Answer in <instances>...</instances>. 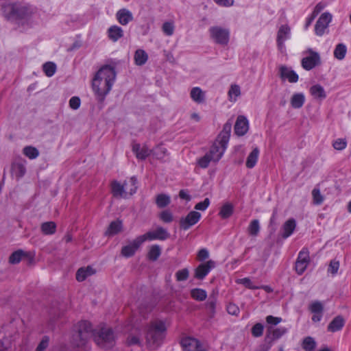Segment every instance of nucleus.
<instances>
[{
	"label": "nucleus",
	"mask_w": 351,
	"mask_h": 351,
	"mask_svg": "<svg viewBox=\"0 0 351 351\" xmlns=\"http://www.w3.org/2000/svg\"><path fill=\"white\" fill-rule=\"evenodd\" d=\"M296 228V221L294 219H289L287 220L281 228L282 237L283 239H287L294 232Z\"/></svg>",
	"instance_id": "21"
},
{
	"label": "nucleus",
	"mask_w": 351,
	"mask_h": 351,
	"mask_svg": "<svg viewBox=\"0 0 351 351\" xmlns=\"http://www.w3.org/2000/svg\"><path fill=\"white\" fill-rule=\"evenodd\" d=\"M347 48L343 44H338L334 50V56L338 60H343L346 54Z\"/></svg>",
	"instance_id": "39"
},
{
	"label": "nucleus",
	"mask_w": 351,
	"mask_h": 351,
	"mask_svg": "<svg viewBox=\"0 0 351 351\" xmlns=\"http://www.w3.org/2000/svg\"><path fill=\"white\" fill-rule=\"evenodd\" d=\"M122 229V223L119 221H114L111 222L110 224L107 231L106 232V235H114L119 232H121Z\"/></svg>",
	"instance_id": "34"
},
{
	"label": "nucleus",
	"mask_w": 351,
	"mask_h": 351,
	"mask_svg": "<svg viewBox=\"0 0 351 351\" xmlns=\"http://www.w3.org/2000/svg\"><path fill=\"white\" fill-rule=\"evenodd\" d=\"M280 77L282 80H288L290 83L298 81V75L291 68L282 65L279 68Z\"/></svg>",
	"instance_id": "17"
},
{
	"label": "nucleus",
	"mask_w": 351,
	"mask_h": 351,
	"mask_svg": "<svg viewBox=\"0 0 351 351\" xmlns=\"http://www.w3.org/2000/svg\"><path fill=\"white\" fill-rule=\"evenodd\" d=\"M136 239H137V242L138 243H140L141 245L147 240H149V241L156 240L152 231H149L143 235H141V236L136 237Z\"/></svg>",
	"instance_id": "50"
},
{
	"label": "nucleus",
	"mask_w": 351,
	"mask_h": 351,
	"mask_svg": "<svg viewBox=\"0 0 351 351\" xmlns=\"http://www.w3.org/2000/svg\"><path fill=\"white\" fill-rule=\"evenodd\" d=\"M152 232L156 240L164 241L169 237V234L168 233V232L162 227H158Z\"/></svg>",
	"instance_id": "41"
},
{
	"label": "nucleus",
	"mask_w": 351,
	"mask_h": 351,
	"mask_svg": "<svg viewBox=\"0 0 351 351\" xmlns=\"http://www.w3.org/2000/svg\"><path fill=\"white\" fill-rule=\"evenodd\" d=\"M201 218V214L197 211H191L185 217H182L180 220V228L186 230L191 226L196 224Z\"/></svg>",
	"instance_id": "15"
},
{
	"label": "nucleus",
	"mask_w": 351,
	"mask_h": 351,
	"mask_svg": "<svg viewBox=\"0 0 351 351\" xmlns=\"http://www.w3.org/2000/svg\"><path fill=\"white\" fill-rule=\"evenodd\" d=\"M215 266V263L211 260L200 264L195 271V278L202 280Z\"/></svg>",
	"instance_id": "16"
},
{
	"label": "nucleus",
	"mask_w": 351,
	"mask_h": 351,
	"mask_svg": "<svg viewBox=\"0 0 351 351\" xmlns=\"http://www.w3.org/2000/svg\"><path fill=\"white\" fill-rule=\"evenodd\" d=\"M339 268V262L335 260H332L330 261L329 265V267L328 269V271L331 273L332 274H336Z\"/></svg>",
	"instance_id": "58"
},
{
	"label": "nucleus",
	"mask_w": 351,
	"mask_h": 351,
	"mask_svg": "<svg viewBox=\"0 0 351 351\" xmlns=\"http://www.w3.org/2000/svg\"><path fill=\"white\" fill-rule=\"evenodd\" d=\"M134 62L138 66H142L144 65L147 60H148V55L144 51L143 49H137L134 53Z\"/></svg>",
	"instance_id": "31"
},
{
	"label": "nucleus",
	"mask_w": 351,
	"mask_h": 351,
	"mask_svg": "<svg viewBox=\"0 0 351 351\" xmlns=\"http://www.w3.org/2000/svg\"><path fill=\"white\" fill-rule=\"evenodd\" d=\"M212 42L221 46H226L230 41V32L228 28L219 25H213L208 30Z\"/></svg>",
	"instance_id": "5"
},
{
	"label": "nucleus",
	"mask_w": 351,
	"mask_h": 351,
	"mask_svg": "<svg viewBox=\"0 0 351 351\" xmlns=\"http://www.w3.org/2000/svg\"><path fill=\"white\" fill-rule=\"evenodd\" d=\"M43 68L44 73L47 77L53 76L56 71V65L51 62L44 64Z\"/></svg>",
	"instance_id": "43"
},
{
	"label": "nucleus",
	"mask_w": 351,
	"mask_h": 351,
	"mask_svg": "<svg viewBox=\"0 0 351 351\" xmlns=\"http://www.w3.org/2000/svg\"><path fill=\"white\" fill-rule=\"evenodd\" d=\"M48 343L49 338L44 337L41 342L39 343L38 346L37 347L36 351H44L48 346Z\"/></svg>",
	"instance_id": "62"
},
{
	"label": "nucleus",
	"mask_w": 351,
	"mask_h": 351,
	"mask_svg": "<svg viewBox=\"0 0 351 351\" xmlns=\"http://www.w3.org/2000/svg\"><path fill=\"white\" fill-rule=\"evenodd\" d=\"M162 29L163 33L168 36L173 34L175 26L173 22H165L163 23Z\"/></svg>",
	"instance_id": "49"
},
{
	"label": "nucleus",
	"mask_w": 351,
	"mask_h": 351,
	"mask_svg": "<svg viewBox=\"0 0 351 351\" xmlns=\"http://www.w3.org/2000/svg\"><path fill=\"white\" fill-rule=\"evenodd\" d=\"M156 202L159 208H163L170 203V197L167 195L160 194L156 197Z\"/></svg>",
	"instance_id": "45"
},
{
	"label": "nucleus",
	"mask_w": 351,
	"mask_h": 351,
	"mask_svg": "<svg viewBox=\"0 0 351 351\" xmlns=\"http://www.w3.org/2000/svg\"><path fill=\"white\" fill-rule=\"evenodd\" d=\"M210 204V200L208 198H206L203 202L197 203L195 206V208L198 210H205Z\"/></svg>",
	"instance_id": "60"
},
{
	"label": "nucleus",
	"mask_w": 351,
	"mask_h": 351,
	"mask_svg": "<svg viewBox=\"0 0 351 351\" xmlns=\"http://www.w3.org/2000/svg\"><path fill=\"white\" fill-rule=\"evenodd\" d=\"M190 97L193 101L202 104L205 101L206 95L205 92L199 87H193L191 90Z\"/></svg>",
	"instance_id": "27"
},
{
	"label": "nucleus",
	"mask_w": 351,
	"mask_h": 351,
	"mask_svg": "<svg viewBox=\"0 0 351 351\" xmlns=\"http://www.w3.org/2000/svg\"><path fill=\"white\" fill-rule=\"evenodd\" d=\"M260 154V150L257 147L253 148L252 152L249 154L247 157L245 165L248 169L254 168L258 160Z\"/></svg>",
	"instance_id": "25"
},
{
	"label": "nucleus",
	"mask_w": 351,
	"mask_h": 351,
	"mask_svg": "<svg viewBox=\"0 0 351 351\" xmlns=\"http://www.w3.org/2000/svg\"><path fill=\"white\" fill-rule=\"evenodd\" d=\"M132 151L138 160H145L152 153V149H150L146 145L139 143L132 145Z\"/></svg>",
	"instance_id": "19"
},
{
	"label": "nucleus",
	"mask_w": 351,
	"mask_h": 351,
	"mask_svg": "<svg viewBox=\"0 0 351 351\" xmlns=\"http://www.w3.org/2000/svg\"><path fill=\"white\" fill-rule=\"evenodd\" d=\"M136 189V179L134 177L130 178L123 184L117 181H114L112 183V192L113 195L117 197L126 198L135 193Z\"/></svg>",
	"instance_id": "4"
},
{
	"label": "nucleus",
	"mask_w": 351,
	"mask_h": 351,
	"mask_svg": "<svg viewBox=\"0 0 351 351\" xmlns=\"http://www.w3.org/2000/svg\"><path fill=\"white\" fill-rule=\"evenodd\" d=\"M333 147L337 150H343L347 146V141L344 138H337L332 143Z\"/></svg>",
	"instance_id": "53"
},
{
	"label": "nucleus",
	"mask_w": 351,
	"mask_h": 351,
	"mask_svg": "<svg viewBox=\"0 0 351 351\" xmlns=\"http://www.w3.org/2000/svg\"><path fill=\"white\" fill-rule=\"evenodd\" d=\"M210 162H213V160L207 154H206L203 157L198 160V165L202 168H206Z\"/></svg>",
	"instance_id": "55"
},
{
	"label": "nucleus",
	"mask_w": 351,
	"mask_h": 351,
	"mask_svg": "<svg viewBox=\"0 0 351 351\" xmlns=\"http://www.w3.org/2000/svg\"><path fill=\"white\" fill-rule=\"evenodd\" d=\"M93 267L88 266L87 267L80 268L76 273V279L79 282L84 281L87 277L95 273Z\"/></svg>",
	"instance_id": "30"
},
{
	"label": "nucleus",
	"mask_w": 351,
	"mask_h": 351,
	"mask_svg": "<svg viewBox=\"0 0 351 351\" xmlns=\"http://www.w3.org/2000/svg\"><path fill=\"white\" fill-rule=\"evenodd\" d=\"M116 19L122 25H127L133 21L134 16L132 13L126 8L119 10L116 13Z\"/></svg>",
	"instance_id": "20"
},
{
	"label": "nucleus",
	"mask_w": 351,
	"mask_h": 351,
	"mask_svg": "<svg viewBox=\"0 0 351 351\" xmlns=\"http://www.w3.org/2000/svg\"><path fill=\"white\" fill-rule=\"evenodd\" d=\"M332 19V16L329 12L321 14L315 25V33L317 36H322L326 33Z\"/></svg>",
	"instance_id": "11"
},
{
	"label": "nucleus",
	"mask_w": 351,
	"mask_h": 351,
	"mask_svg": "<svg viewBox=\"0 0 351 351\" xmlns=\"http://www.w3.org/2000/svg\"><path fill=\"white\" fill-rule=\"evenodd\" d=\"M266 322L269 326L267 328L268 336H271L272 340L280 339L288 331L285 327L274 328L273 326H276L282 322V318L280 317H274L273 315H268L265 318Z\"/></svg>",
	"instance_id": "8"
},
{
	"label": "nucleus",
	"mask_w": 351,
	"mask_h": 351,
	"mask_svg": "<svg viewBox=\"0 0 351 351\" xmlns=\"http://www.w3.org/2000/svg\"><path fill=\"white\" fill-rule=\"evenodd\" d=\"M24 256L25 253L23 250H17L10 255L9 262L11 264H17L21 261Z\"/></svg>",
	"instance_id": "46"
},
{
	"label": "nucleus",
	"mask_w": 351,
	"mask_h": 351,
	"mask_svg": "<svg viewBox=\"0 0 351 351\" xmlns=\"http://www.w3.org/2000/svg\"><path fill=\"white\" fill-rule=\"evenodd\" d=\"M12 175L16 178H21L23 177L25 172V161L19 160L12 163Z\"/></svg>",
	"instance_id": "22"
},
{
	"label": "nucleus",
	"mask_w": 351,
	"mask_h": 351,
	"mask_svg": "<svg viewBox=\"0 0 351 351\" xmlns=\"http://www.w3.org/2000/svg\"><path fill=\"white\" fill-rule=\"evenodd\" d=\"M227 311L230 315H237L239 313V308L236 304L230 303L227 306Z\"/></svg>",
	"instance_id": "61"
},
{
	"label": "nucleus",
	"mask_w": 351,
	"mask_h": 351,
	"mask_svg": "<svg viewBox=\"0 0 351 351\" xmlns=\"http://www.w3.org/2000/svg\"><path fill=\"white\" fill-rule=\"evenodd\" d=\"M189 271L186 268L178 270L176 273V278L178 281L186 280L189 278Z\"/></svg>",
	"instance_id": "52"
},
{
	"label": "nucleus",
	"mask_w": 351,
	"mask_h": 351,
	"mask_svg": "<svg viewBox=\"0 0 351 351\" xmlns=\"http://www.w3.org/2000/svg\"><path fill=\"white\" fill-rule=\"evenodd\" d=\"M237 283L243 285L245 287L251 289H258V286L254 285L252 280L248 278H243L239 279L237 280Z\"/></svg>",
	"instance_id": "54"
},
{
	"label": "nucleus",
	"mask_w": 351,
	"mask_h": 351,
	"mask_svg": "<svg viewBox=\"0 0 351 351\" xmlns=\"http://www.w3.org/2000/svg\"><path fill=\"white\" fill-rule=\"evenodd\" d=\"M115 337L109 328H101L97 335H95L96 343L104 349H110L114 344Z\"/></svg>",
	"instance_id": "9"
},
{
	"label": "nucleus",
	"mask_w": 351,
	"mask_h": 351,
	"mask_svg": "<svg viewBox=\"0 0 351 351\" xmlns=\"http://www.w3.org/2000/svg\"><path fill=\"white\" fill-rule=\"evenodd\" d=\"M209 253L208 251L206 249H202L199 251L197 254V258L200 261H204L208 258Z\"/></svg>",
	"instance_id": "64"
},
{
	"label": "nucleus",
	"mask_w": 351,
	"mask_h": 351,
	"mask_svg": "<svg viewBox=\"0 0 351 351\" xmlns=\"http://www.w3.org/2000/svg\"><path fill=\"white\" fill-rule=\"evenodd\" d=\"M310 258L309 253L306 249H302L298 254L296 263L295 270L296 272L301 275L306 270L308 265L309 264Z\"/></svg>",
	"instance_id": "14"
},
{
	"label": "nucleus",
	"mask_w": 351,
	"mask_h": 351,
	"mask_svg": "<svg viewBox=\"0 0 351 351\" xmlns=\"http://www.w3.org/2000/svg\"><path fill=\"white\" fill-rule=\"evenodd\" d=\"M305 100L306 98L304 93H296L291 96L290 99V104L293 108L298 109L303 106Z\"/></svg>",
	"instance_id": "28"
},
{
	"label": "nucleus",
	"mask_w": 351,
	"mask_h": 351,
	"mask_svg": "<svg viewBox=\"0 0 351 351\" xmlns=\"http://www.w3.org/2000/svg\"><path fill=\"white\" fill-rule=\"evenodd\" d=\"M116 79L114 69L109 65L102 66L95 75L92 87L97 99L103 101L109 93Z\"/></svg>",
	"instance_id": "1"
},
{
	"label": "nucleus",
	"mask_w": 351,
	"mask_h": 351,
	"mask_svg": "<svg viewBox=\"0 0 351 351\" xmlns=\"http://www.w3.org/2000/svg\"><path fill=\"white\" fill-rule=\"evenodd\" d=\"M241 95V89L239 86L237 84L231 85L229 90H228V97L229 100L232 102H235L237 100V98Z\"/></svg>",
	"instance_id": "36"
},
{
	"label": "nucleus",
	"mask_w": 351,
	"mask_h": 351,
	"mask_svg": "<svg viewBox=\"0 0 351 351\" xmlns=\"http://www.w3.org/2000/svg\"><path fill=\"white\" fill-rule=\"evenodd\" d=\"M310 94L318 101H323L327 97L326 93L323 86L319 84H315L310 88Z\"/></svg>",
	"instance_id": "23"
},
{
	"label": "nucleus",
	"mask_w": 351,
	"mask_h": 351,
	"mask_svg": "<svg viewBox=\"0 0 351 351\" xmlns=\"http://www.w3.org/2000/svg\"><path fill=\"white\" fill-rule=\"evenodd\" d=\"M167 329V322L162 319H154L150 322L145 330V343L151 350L159 348L166 336Z\"/></svg>",
	"instance_id": "3"
},
{
	"label": "nucleus",
	"mask_w": 351,
	"mask_h": 351,
	"mask_svg": "<svg viewBox=\"0 0 351 351\" xmlns=\"http://www.w3.org/2000/svg\"><path fill=\"white\" fill-rule=\"evenodd\" d=\"M108 36L113 42H117L123 36L122 28L118 25H112L108 29Z\"/></svg>",
	"instance_id": "26"
},
{
	"label": "nucleus",
	"mask_w": 351,
	"mask_h": 351,
	"mask_svg": "<svg viewBox=\"0 0 351 351\" xmlns=\"http://www.w3.org/2000/svg\"><path fill=\"white\" fill-rule=\"evenodd\" d=\"M233 210V205L231 203L227 202L221 206L219 215L222 219H228L232 215Z\"/></svg>",
	"instance_id": "32"
},
{
	"label": "nucleus",
	"mask_w": 351,
	"mask_h": 351,
	"mask_svg": "<svg viewBox=\"0 0 351 351\" xmlns=\"http://www.w3.org/2000/svg\"><path fill=\"white\" fill-rule=\"evenodd\" d=\"M160 218L165 223H170L173 220V215L169 211L164 210L160 214Z\"/></svg>",
	"instance_id": "56"
},
{
	"label": "nucleus",
	"mask_w": 351,
	"mask_h": 351,
	"mask_svg": "<svg viewBox=\"0 0 351 351\" xmlns=\"http://www.w3.org/2000/svg\"><path fill=\"white\" fill-rule=\"evenodd\" d=\"M93 335L92 325L87 321H82L78 324L77 331L73 335V343L77 346L85 344L88 338Z\"/></svg>",
	"instance_id": "6"
},
{
	"label": "nucleus",
	"mask_w": 351,
	"mask_h": 351,
	"mask_svg": "<svg viewBox=\"0 0 351 351\" xmlns=\"http://www.w3.org/2000/svg\"><path fill=\"white\" fill-rule=\"evenodd\" d=\"M249 129V122L247 119L243 116H238L235 125L234 132L238 136H243L247 133Z\"/></svg>",
	"instance_id": "18"
},
{
	"label": "nucleus",
	"mask_w": 351,
	"mask_h": 351,
	"mask_svg": "<svg viewBox=\"0 0 351 351\" xmlns=\"http://www.w3.org/2000/svg\"><path fill=\"white\" fill-rule=\"evenodd\" d=\"M305 56L301 60V64L304 69L310 71L321 63L319 54L312 49H308L303 52Z\"/></svg>",
	"instance_id": "10"
},
{
	"label": "nucleus",
	"mask_w": 351,
	"mask_h": 351,
	"mask_svg": "<svg viewBox=\"0 0 351 351\" xmlns=\"http://www.w3.org/2000/svg\"><path fill=\"white\" fill-rule=\"evenodd\" d=\"M23 153L31 160L36 158L39 155L38 150L36 147L32 146H27L24 147Z\"/></svg>",
	"instance_id": "40"
},
{
	"label": "nucleus",
	"mask_w": 351,
	"mask_h": 351,
	"mask_svg": "<svg viewBox=\"0 0 351 351\" xmlns=\"http://www.w3.org/2000/svg\"><path fill=\"white\" fill-rule=\"evenodd\" d=\"M81 104L80 99L78 97H72L69 100V106L73 110H77Z\"/></svg>",
	"instance_id": "59"
},
{
	"label": "nucleus",
	"mask_w": 351,
	"mask_h": 351,
	"mask_svg": "<svg viewBox=\"0 0 351 351\" xmlns=\"http://www.w3.org/2000/svg\"><path fill=\"white\" fill-rule=\"evenodd\" d=\"M228 145V135L225 134L221 138H217L211 146L207 154L213 162H217L223 156Z\"/></svg>",
	"instance_id": "7"
},
{
	"label": "nucleus",
	"mask_w": 351,
	"mask_h": 351,
	"mask_svg": "<svg viewBox=\"0 0 351 351\" xmlns=\"http://www.w3.org/2000/svg\"><path fill=\"white\" fill-rule=\"evenodd\" d=\"M249 234L253 237H256L260 231V223L258 219H253L247 228Z\"/></svg>",
	"instance_id": "38"
},
{
	"label": "nucleus",
	"mask_w": 351,
	"mask_h": 351,
	"mask_svg": "<svg viewBox=\"0 0 351 351\" xmlns=\"http://www.w3.org/2000/svg\"><path fill=\"white\" fill-rule=\"evenodd\" d=\"M161 254V248L158 245H153L150 247L147 256L151 261H156Z\"/></svg>",
	"instance_id": "37"
},
{
	"label": "nucleus",
	"mask_w": 351,
	"mask_h": 351,
	"mask_svg": "<svg viewBox=\"0 0 351 351\" xmlns=\"http://www.w3.org/2000/svg\"><path fill=\"white\" fill-rule=\"evenodd\" d=\"M10 0H0V4L4 16L10 21L19 24L29 23L31 19L36 14L34 8L31 6L13 3Z\"/></svg>",
	"instance_id": "2"
},
{
	"label": "nucleus",
	"mask_w": 351,
	"mask_h": 351,
	"mask_svg": "<svg viewBox=\"0 0 351 351\" xmlns=\"http://www.w3.org/2000/svg\"><path fill=\"white\" fill-rule=\"evenodd\" d=\"M345 321L341 316L335 317L328 326V330L332 332L339 331L344 326Z\"/></svg>",
	"instance_id": "29"
},
{
	"label": "nucleus",
	"mask_w": 351,
	"mask_h": 351,
	"mask_svg": "<svg viewBox=\"0 0 351 351\" xmlns=\"http://www.w3.org/2000/svg\"><path fill=\"white\" fill-rule=\"evenodd\" d=\"M313 202L315 205H320L324 202V197L321 194L318 188H314L312 191Z\"/></svg>",
	"instance_id": "42"
},
{
	"label": "nucleus",
	"mask_w": 351,
	"mask_h": 351,
	"mask_svg": "<svg viewBox=\"0 0 351 351\" xmlns=\"http://www.w3.org/2000/svg\"><path fill=\"white\" fill-rule=\"evenodd\" d=\"M127 343L130 346L141 345V341L139 335H130L127 339Z\"/></svg>",
	"instance_id": "57"
},
{
	"label": "nucleus",
	"mask_w": 351,
	"mask_h": 351,
	"mask_svg": "<svg viewBox=\"0 0 351 351\" xmlns=\"http://www.w3.org/2000/svg\"><path fill=\"white\" fill-rule=\"evenodd\" d=\"M263 330V325L261 323H257L252 328V335L254 337H259L262 336Z\"/></svg>",
	"instance_id": "51"
},
{
	"label": "nucleus",
	"mask_w": 351,
	"mask_h": 351,
	"mask_svg": "<svg viewBox=\"0 0 351 351\" xmlns=\"http://www.w3.org/2000/svg\"><path fill=\"white\" fill-rule=\"evenodd\" d=\"M308 308L312 313H323L324 311L323 304L319 301L312 302Z\"/></svg>",
	"instance_id": "47"
},
{
	"label": "nucleus",
	"mask_w": 351,
	"mask_h": 351,
	"mask_svg": "<svg viewBox=\"0 0 351 351\" xmlns=\"http://www.w3.org/2000/svg\"><path fill=\"white\" fill-rule=\"evenodd\" d=\"M291 36V28L288 25L280 26L277 32L276 42L278 49L282 51L285 49V43Z\"/></svg>",
	"instance_id": "13"
},
{
	"label": "nucleus",
	"mask_w": 351,
	"mask_h": 351,
	"mask_svg": "<svg viewBox=\"0 0 351 351\" xmlns=\"http://www.w3.org/2000/svg\"><path fill=\"white\" fill-rule=\"evenodd\" d=\"M40 229L44 234H53L56 232V225L53 221L44 222L41 224Z\"/></svg>",
	"instance_id": "33"
},
{
	"label": "nucleus",
	"mask_w": 351,
	"mask_h": 351,
	"mask_svg": "<svg viewBox=\"0 0 351 351\" xmlns=\"http://www.w3.org/2000/svg\"><path fill=\"white\" fill-rule=\"evenodd\" d=\"M191 295L197 301H204L207 298V293L202 289L195 288L191 291Z\"/></svg>",
	"instance_id": "35"
},
{
	"label": "nucleus",
	"mask_w": 351,
	"mask_h": 351,
	"mask_svg": "<svg viewBox=\"0 0 351 351\" xmlns=\"http://www.w3.org/2000/svg\"><path fill=\"white\" fill-rule=\"evenodd\" d=\"M215 2L223 7H230L234 4V0H215Z\"/></svg>",
	"instance_id": "63"
},
{
	"label": "nucleus",
	"mask_w": 351,
	"mask_h": 351,
	"mask_svg": "<svg viewBox=\"0 0 351 351\" xmlns=\"http://www.w3.org/2000/svg\"><path fill=\"white\" fill-rule=\"evenodd\" d=\"M167 152V149L161 146H158L152 150L153 155L158 160L164 159Z\"/></svg>",
	"instance_id": "48"
},
{
	"label": "nucleus",
	"mask_w": 351,
	"mask_h": 351,
	"mask_svg": "<svg viewBox=\"0 0 351 351\" xmlns=\"http://www.w3.org/2000/svg\"><path fill=\"white\" fill-rule=\"evenodd\" d=\"M180 344L184 351H205V348L201 342L193 337L182 338Z\"/></svg>",
	"instance_id": "12"
},
{
	"label": "nucleus",
	"mask_w": 351,
	"mask_h": 351,
	"mask_svg": "<svg viewBox=\"0 0 351 351\" xmlns=\"http://www.w3.org/2000/svg\"><path fill=\"white\" fill-rule=\"evenodd\" d=\"M315 346V340L311 337H306L303 341L302 348L305 351H313Z\"/></svg>",
	"instance_id": "44"
},
{
	"label": "nucleus",
	"mask_w": 351,
	"mask_h": 351,
	"mask_svg": "<svg viewBox=\"0 0 351 351\" xmlns=\"http://www.w3.org/2000/svg\"><path fill=\"white\" fill-rule=\"evenodd\" d=\"M140 246L141 244L137 242L136 238L129 245L123 247L121 254L126 258L132 256Z\"/></svg>",
	"instance_id": "24"
}]
</instances>
